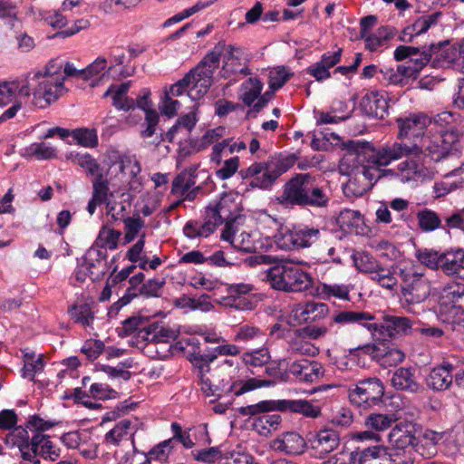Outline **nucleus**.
<instances>
[{
    "label": "nucleus",
    "instance_id": "obj_1",
    "mask_svg": "<svg viewBox=\"0 0 464 464\" xmlns=\"http://www.w3.org/2000/svg\"><path fill=\"white\" fill-rule=\"evenodd\" d=\"M462 133L455 127H451L440 133H423L419 140L412 142L393 141L392 146L383 150L389 160H401L413 156L424 162L454 161L460 158L462 152Z\"/></svg>",
    "mask_w": 464,
    "mask_h": 464
},
{
    "label": "nucleus",
    "instance_id": "obj_2",
    "mask_svg": "<svg viewBox=\"0 0 464 464\" xmlns=\"http://www.w3.org/2000/svg\"><path fill=\"white\" fill-rule=\"evenodd\" d=\"M277 199L285 207L325 209L330 206L332 192L317 177L310 173H298L285 184L283 192Z\"/></svg>",
    "mask_w": 464,
    "mask_h": 464
},
{
    "label": "nucleus",
    "instance_id": "obj_3",
    "mask_svg": "<svg viewBox=\"0 0 464 464\" xmlns=\"http://www.w3.org/2000/svg\"><path fill=\"white\" fill-rule=\"evenodd\" d=\"M374 319V315L368 312L345 310L337 313L333 317V322L341 324H362L372 332V335L385 342H391L397 335L407 334L411 329V321L408 317L382 314L379 323H365Z\"/></svg>",
    "mask_w": 464,
    "mask_h": 464
},
{
    "label": "nucleus",
    "instance_id": "obj_4",
    "mask_svg": "<svg viewBox=\"0 0 464 464\" xmlns=\"http://www.w3.org/2000/svg\"><path fill=\"white\" fill-rule=\"evenodd\" d=\"M392 143H386L374 148L368 141L348 140L343 143L347 150V156L353 157L354 169L357 174H362L369 181L381 179L380 167H386L396 160H389L385 162L383 150L391 147Z\"/></svg>",
    "mask_w": 464,
    "mask_h": 464
},
{
    "label": "nucleus",
    "instance_id": "obj_5",
    "mask_svg": "<svg viewBox=\"0 0 464 464\" xmlns=\"http://www.w3.org/2000/svg\"><path fill=\"white\" fill-rule=\"evenodd\" d=\"M271 286L285 293H301L313 286L312 276L300 266L289 260H282L266 271Z\"/></svg>",
    "mask_w": 464,
    "mask_h": 464
},
{
    "label": "nucleus",
    "instance_id": "obj_6",
    "mask_svg": "<svg viewBox=\"0 0 464 464\" xmlns=\"http://www.w3.org/2000/svg\"><path fill=\"white\" fill-rule=\"evenodd\" d=\"M217 358L216 353L201 354L200 352H194L190 355V362L198 369L201 380V390L207 396L219 398L222 392H233L234 385L228 386V377L223 376L220 370H215L210 373L209 363Z\"/></svg>",
    "mask_w": 464,
    "mask_h": 464
},
{
    "label": "nucleus",
    "instance_id": "obj_7",
    "mask_svg": "<svg viewBox=\"0 0 464 464\" xmlns=\"http://www.w3.org/2000/svg\"><path fill=\"white\" fill-rule=\"evenodd\" d=\"M292 412L307 418H317L321 408L306 400H267L238 409L241 415H256L270 411Z\"/></svg>",
    "mask_w": 464,
    "mask_h": 464
},
{
    "label": "nucleus",
    "instance_id": "obj_8",
    "mask_svg": "<svg viewBox=\"0 0 464 464\" xmlns=\"http://www.w3.org/2000/svg\"><path fill=\"white\" fill-rule=\"evenodd\" d=\"M225 43L218 42L213 50L208 53L199 63L188 74H192L190 91H196L198 94H206L213 82L214 72L218 68L220 56L224 53Z\"/></svg>",
    "mask_w": 464,
    "mask_h": 464
},
{
    "label": "nucleus",
    "instance_id": "obj_9",
    "mask_svg": "<svg viewBox=\"0 0 464 464\" xmlns=\"http://www.w3.org/2000/svg\"><path fill=\"white\" fill-rule=\"evenodd\" d=\"M384 395V385L376 377L359 381L348 389V398L353 405L368 409L378 405Z\"/></svg>",
    "mask_w": 464,
    "mask_h": 464
},
{
    "label": "nucleus",
    "instance_id": "obj_10",
    "mask_svg": "<svg viewBox=\"0 0 464 464\" xmlns=\"http://www.w3.org/2000/svg\"><path fill=\"white\" fill-rule=\"evenodd\" d=\"M400 276L401 294L409 304H420L430 295V285L421 274H417L412 269H401Z\"/></svg>",
    "mask_w": 464,
    "mask_h": 464
},
{
    "label": "nucleus",
    "instance_id": "obj_11",
    "mask_svg": "<svg viewBox=\"0 0 464 464\" xmlns=\"http://www.w3.org/2000/svg\"><path fill=\"white\" fill-rule=\"evenodd\" d=\"M286 370L296 380L302 382H314L324 374L322 363L307 359L290 362L286 359Z\"/></svg>",
    "mask_w": 464,
    "mask_h": 464
},
{
    "label": "nucleus",
    "instance_id": "obj_12",
    "mask_svg": "<svg viewBox=\"0 0 464 464\" xmlns=\"http://www.w3.org/2000/svg\"><path fill=\"white\" fill-rule=\"evenodd\" d=\"M64 78L55 79L43 78L38 82V87L34 92V104L40 108H45L55 102L63 91Z\"/></svg>",
    "mask_w": 464,
    "mask_h": 464
},
{
    "label": "nucleus",
    "instance_id": "obj_13",
    "mask_svg": "<svg viewBox=\"0 0 464 464\" xmlns=\"http://www.w3.org/2000/svg\"><path fill=\"white\" fill-rule=\"evenodd\" d=\"M431 63L433 68H444L450 65V60L441 51V44H432L428 48L423 47L420 57H411L409 63L414 69H417V73L429 63Z\"/></svg>",
    "mask_w": 464,
    "mask_h": 464
},
{
    "label": "nucleus",
    "instance_id": "obj_14",
    "mask_svg": "<svg viewBox=\"0 0 464 464\" xmlns=\"http://www.w3.org/2000/svg\"><path fill=\"white\" fill-rule=\"evenodd\" d=\"M238 174L244 180H248V186L261 189L269 188L276 182V175L268 172L264 162H255Z\"/></svg>",
    "mask_w": 464,
    "mask_h": 464
},
{
    "label": "nucleus",
    "instance_id": "obj_15",
    "mask_svg": "<svg viewBox=\"0 0 464 464\" xmlns=\"http://www.w3.org/2000/svg\"><path fill=\"white\" fill-rule=\"evenodd\" d=\"M238 174L244 180H248V186L261 189L269 188L276 182V175L268 172L264 162H255Z\"/></svg>",
    "mask_w": 464,
    "mask_h": 464
},
{
    "label": "nucleus",
    "instance_id": "obj_16",
    "mask_svg": "<svg viewBox=\"0 0 464 464\" xmlns=\"http://www.w3.org/2000/svg\"><path fill=\"white\" fill-rule=\"evenodd\" d=\"M92 184V198L90 199L87 206V211L89 214L93 215L98 205L107 204V208H109L108 214H111V216L114 218V214L112 213L114 208L109 207V197H113V192L110 190L109 180L104 178L102 173H101L94 177Z\"/></svg>",
    "mask_w": 464,
    "mask_h": 464
},
{
    "label": "nucleus",
    "instance_id": "obj_17",
    "mask_svg": "<svg viewBox=\"0 0 464 464\" xmlns=\"http://www.w3.org/2000/svg\"><path fill=\"white\" fill-rule=\"evenodd\" d=\"M340 434L332 428L318 430L310 440L312 449L323 458L334 451L340 446Z\"/></svg>",
    "mask_w": 464,
    "mask_h": 464
},
{
    "label": "nucleus",
    "instance_id": "obj_18",
    "mask_svg": "<svg viewBox=\"0 0 464 464\" xmlns=\"http://www.w3.org/2000/svg\"><path fill=\"white\" fill-rule=\"evenodd\" d=\"M392 385L398 391L410 393H418L423 391L422 385L416 377V369L414 367L397 368L391 379Z\"/></svg>",
    "mask_w": 464,
    "mask_h": 464
},
{
    "label": "nucleus",
    "instance_id": "obj_19",
    "mask_svg": "<svg viewBox=\"0 0 464 464\" xmlns=\"http://www.w3.org/2000/svg\"><path fill=\"white\" fill-rule=\"evenodd\" d=\"M399 133L396 141H407V139L412 137L413 140H419L420 136L425 133L427 118L422 115H411L407 118H400L397 121Z\"/></svg>",
    "mask_w": 464,
    "mask_h": 464
},
{
    "label": "nucleus",
    "instance_id": "obj_20",
    "mask_svg": "<svg viewBox=\"0 0 464 464\" xmlns=\"http://www.w3.org/2000/svg\"><path fill=\"white\" fill-rule=\"evenodd\" d=\"M273 450L287 455H300L306 447L304 439L295 431H287L271 441Z\"/></svg>",
    "mask_w": 464,
    "mask_h": 464
},
{
    "label": "nucleus",
    "instance_id": "obj_21",
    "mask_svg": "<svg viewBox=\"0 0 464 464\" xmlns=\"http://www.w3.org/2000/svg\"><path fill=\"white\" fill-rule=\"evenodd\" d=\"M233 218L227 203L219 201L206 208L203 230L209 236L216 228Z\"/></svg>",
    "mask_w": 464,
    "mask_h": 464
},
{
    "label": "nucleus",
    "instance_id": "obj_22",
    "mask_svg": "<svg viewBox=\"0 0 464 464\" xmlns=\"http://www.w3.org/2000/svg\"><path fill=\"white\" fill-rule=\"evenodd\" d=\"M440 270L447 276L464 279V250L458 248L441 252Z\"/></svg>",
    "mask_w": 464,
    "mask_h": 464
},
{
    "label": "nucleus",
    "instance_id": "obj_23",
    "mask_svg": "<svg viewBox=\"0 0 464 464\" xmlns=\"http://www.w3.org/2000/svg\"><path fill=\"white\" fill-rule=\"evenodd\" d=\"M454 367L450 363L441 364L430 370L426 378L427 386L435 392L450 389L452 384Z\"/></svg>",
    "mask_w": 464,
    "mask_h": 464
},
{
    "label": "nucleus",
    "instance_id": "obj_24",
    "mask_svg": "<svg viewBox=\"0 0 464 464\" xmlns=\"http://www.w3.org/2000/svg\"><path fill=\"white\" fill-rule=\"evenodd\" d=\"M360 107L364 114L383 119L387 114L389 105L383 94L379 92H371L362 98Z\"/></svg>",
    "mask_w": 464,
    "mask_h": 464
},
{
    "label": "nucleus",
    "instance_id": "obj_25",
    "mask_svg": "<svg viewBox=\"0 0 464 464\" xmlns=\"http://www.w3.org/2000/svg\"><path fill=\"white\" fill-rule=\"evenodd\" d=\"M179 333L170 327L164 326L159 323H153L140 330L139 337L143 341L152 343H169L174 341Z\"/></svg>",
    "mask_w": 464,
    "mask_h": 464
},
{
    "label": "nucleus",
    "instance_id": "obj_26",
    "mask_svg": "<svg viewBox=\"0 0 464 464\" xmlns=\"http://www.w3.org/2000/svg\"><path fill=\"white\" fill-rule=\"evenodd\" d=\"M5 443L11 448L17 447L24 460H31L34 458V454L29 450V434L26 427L13 428V430L5 436Z\"/></svg>",
    "mask_w": 464,
    "mask_h": 464
},
{
    "label": "nucleus",
    "instance_id": "obj_27",
    "mask_svg": "<svg viewBox=\"0 0 464 464\" xmlns=\"http://www.w3.org/2000/svg\"><path fill=\"white\" fill-rule=\"evenodd\" d=\"M336 221L344 231L357 235L365 233L364 219L359 211L344 209L340 212Z\"/></svg>",
    "mask_w": 464,
    "mask_h": 464
},
{
    "label": "nucleus",
    "instance_id": "obj_28",
    "mask_svg": "<svg viewBox=\"0 0 464 464\" xmlns=\"http://www.w3.org/2000/svg\"><path fill=\"white\" fill-rule=\"evenodd\" d=\"M353 459L359 464H387L388 449L380 445L368 447L356 451Z\"/></svg>",
    "mask_w": 464,
    "mask_h": 464
},
{
    "label": "nucleus",
    "instance_id": "obj_29",
    "mask_svg": "<svg viewBox=\"0 0 464 464\" xmlns=\"http://www.w3.org/2000/svg\"><path fill=\"white\" fill-rule=\"evenodd\" d=\"M321 232L319 228L305 226L291 232L289 241L296 248L309 247L319 239Z\"/></svg>",
    "mask_w": 464,
    "mask_h": 464
},
{
    "label": "nucleus",
    "instance_id": "obj_30",
    "mask_svg": "<svg viewBox=\"0 0 464 464\" xmlns=\"http://www.w3.org/2000/svg\"><path fill=\"white\" fill-rule=\"evenodd\" d=\"M327 314L328 306L324 303L308 302L304 305L299 304L295 310V316L304 323L315 322Z\"/></svg>",
    "mask_w": 464,
    "mask_h": 464
},
{
    "label": "nucleus",
    "instance_id": "obj_31",
    "mask_svg": "<svg viewBox=\"0 0 464 464\" xmlns=\"http://www.w3.org/2000/svg\"><path fill=\"white\" fill-rule=\"evenodd\" d=\"M395 275L396 270L393 266H384L380 263L370 276V278L382 288L392 291L396 289L398 285Z\"/></svg>",
    "mask_w": 464,
    "mask_h": 464
},
{
    "label": "nucleus",
    "instance_id": "obj_32",
    "mask_svg": "<svg viewBox=\"0 0 464 464\" xmlns=\"http://www.w3.org/2000/svg\"><path fill=\"white\" fill-rule=\"evenodd\" d=\"M135 431L136 428L132 425L131 420L125 419L118 422L113 429L107 432L105 441L106 443L118 445L124 438H126V441H129L128 436H130V440H134Z\"/></svg>",
    "mask_w": 464,
    "mask_h": 464
},
{
    "label": "nucleus",
    "instance_id": "obj_33",
    "mask_svg": "<svg viewBox=\"0 0 464 464\" xmlns=\"http://www.w3.org/2000/svg\"><path fill=\"white\" fill-rule=\"evenodd\" d=\"M270 358L271 356L269 351L266 348L247 352L245 353L242 356V360L244 363L249 368L250 373L253 375H257L258 377H262L263 375L258 373L256 369L266 366L270 361Z\"/></svg>",
    "mask_w": 464,
    "mask_h": 464
},
{
    "label": "nucleus",
    "instance_id": "obj_34",
    "mask_svg": "<svg viewBox=\"0 0 464 464\" xmlns=\"http://www.w3.org/2000/svg\"><path fill=\"white\" fill-rule=\"evenodd\" d=\"M389 441L393 446L392 449L409 450L413 449L416 437L411 430L396 425L389 433Z\"/></svg>",
    "mask_w": 464,
    "mask_h": 464
},
{
    "label": "nucleus",
    "instance_id": "obj_35",
    "mask_svg": "<svg viewBox=\"0 0 464 464\" xmlns=\"http://www.w3.org/2000/svg\"><path fill=\"white\" fill-rule=\"evenodd\" d=\"M266 412L259 413L253 420V427L259 434L268 435L272 430H276L282 421L279 414H265ZM256 414L255 416H256Z\"/></svg>",
    "mask_w": 464,
    "mask_h": 464
},
{
    "label": "nucleus",
    "instance_id": "obj_36",
    "mask_svg": "<svg viewBox=\"0 0 464 464\" xmlns=\"http://www.w3.org/2000/svg\"><path fill=\"white\" fill-rule=\"evenodd\" d=\"M439 314L444 316L443 322L459 324L464 315V308L451 300H442L439 304Z\"/></svg>",
    "mask_w": 464,
    "mask_h": 464
},
{
    "label": "nucleus",
    "instance_id": "obj_37",
    "mask_svg": "<svg viewBox=\"0 0 464 464\" xmlns=\"http://www.w3.org/2000/svg\"><path fill=\"white\" fill-rule=\"evenodd\" d=\"M382 349L383 352L379 353L378 362L384 367L396 366L405 359V353L391 344L390 342H385V344H382Z\"/></svg>",
    "mask_w": 464,
    "mask_h": 464
},
{
    "label": "nucleus",
    "instance_id": "obj_38",
    "mask_svg": "<svg viewBox=\"0 0 464 464\" xmlns=\"http://www.w3.org/2000/svg\"><path fill=\"white\" fill-rule=\"evenodd\" d=\"M417 220L420 228L424 232H430L443 227L439 214L429 208L420 210L417 213Z\"/></svg>",
    "mask_w": 464,
    "mask_h": 464
},
{
    "label": "nucleus",
    "instance_id": "obj_39",
    "mask_svg": "<svg viewBox=\"0 0 464 464\" xmlns=\"http://www.w3.org/2000/svg\"><path fill=\"white\" fill-rule=\"evenodd\" d=\"M121 236V233L120 231L103 226L99 231L98 237L94 242V246L114 250L118 247Z\"/></svg>",
    "mask_w": 464,
    "mask_h": 464
},
{
    "label": "nucleus",
    "instance_id": "obj_40",
    "mask_svg": "<svg viewBox=\"0 0 464 464\" xmlns=\"http://www.w3.org/2000/svg\"><path fill=\"white\" fill-rule=\"evenodd\" d=\"M253 290V285L248 284H235L227 288L228 295L227 297V304L237 308L244 309L249 303H242L241 296L250 293Z\"/></svg>",
    "mask_w": 464,
    "mask_h": 464
},
{
    "label": "nucleus",
    "instance_id": "obj_41",
    "mask_svg": "<svg viewBox=\"0 0 464 464\" xmlns=\"http://www.w3.org/2000/svg\"><path fill=\"white\" fill-rule=\"evenodd\" d=\"M131 449L126 452L117 450L115 456L119 464H149V459L145 453L138 450L135 447L134 440L130 441Z\"/></svg>",
    "mask_w": 464,
    "mask_h": 464
},
{
    "label": "nucleus",
    "instance_id": "obj_42",
    "mask_svg": "<svg viewBox=\"0 0 464 464\" xmlns=\"http://www.w3.org/2000/svg\"><path fill=\"white\" fill-rule=\"evenodd\" d=\"M224 129L218 128L213 130H208L201 138L200 141L190 140L189 143L191 145V150L185 151V149L181 150V152H184V155H189L193 152L200 151L206 149L212 142L218 140L221 136Z\"/></svg>",
    "mask_w": 464,
    "mask_h": 464
},
{
    "label": "nucleus",
    "instance_id": "obj_43",
    "mask_svg": "<svg viewBox=\"0 0 464 464\" xmlns=\"http://www.w3.org/2000/svg\"><path fill=\"white\" fill-rule=\"evenodd\" d=\"M395 420L393 413H371L365 418L364 424L368 429L380 431L390 428Z\"/></svg>",
    "mask_w": 464,
    "mask_h": 464
},
{
    "label": "nucleus",
    "instance_id": "obj_44",
    "mask_svg": "<svg viewBox=\"0 0 464 464\" xmlns=\"http://www.w3.org/2000/svg\"><path fill=\"white\" fill-rule=\"evenodd\" d=\"M173 448V439H169L159 443L145 454L149 459V464H150L152 460L160 461L162 464L166 463Z\"/></svg>",
    "mask_w": 464,
    "mask_h": 464
},
{
    "label": "nucleus",
    "instance_id": "obj_45",
    "mask_svg": "<svg viewBox=\"0 0 464 464\" xmlns=\"http://www.w3.org/2000/svg\"><path fill=\"white\" fill-rule=\"evenodd\" d=\"M243 87L245 92L241 95V100L245 105L249 107L260 96L263 83L257 78H249Z\"/></svg>",
    "mask_w": 464,
    "mask_h": 464
},
{
    "label": "nucleus",
    "instance_id": "obj_46",
    "mask_svg": "<svg viewBox=\"0 0 464 464\" xmlns=\"http://www.w3.org/2000/svg\"><path fill=\"white\" fill-rule=\"evenodd\" d=\"M268 172L271 175H276V180L283 173L286 172L295 163L294 157H286L284 159L270 158L266 162H264Z\"/></svg>",
    "mask_w": 464,
    "mask_h": 464
},
{
    "label": "nucleus",
    "instance_id": "obj_47",
    "mask_svg": "<svg viewBox=\"0 0 464 464\" xmlns=\"http://www.w3.org/2000/svg\"><path fill=\"white\" fill-rule=\"evenodd\" d=\"M353 260L359 271L370 276L380 264V262L366 252H356L353 255Z\"/></svg>",
    "mask_w": 464,
    "mask_h": 464
},
{
    "label": "nucleus",
    "instance_id": "obj_48",
    "mask_svg": "<svg viewBox=\"0 0 464 464\" xmlns=\"http://www.w3.org/2000/svg\"><path fill=\"white\" fill-rule=\"evenodd\" d=\"M441 252L432 249H419L416 251L418 261L432 270H440Z\"/></svg>",
    "mask_w": 464,
    "mask_h": 464
},
{
    "label": "nucleus",
    "instance_id": "obj_49",
    "mask_svg": "<svg viewBox=\"0 0 464 464\" xmlns=\"http://www.w3.org/2000/svg\"><path fill=\"white\" fill-rule=\"evenodd\" d=\"M293 73L286 71L285 66H277L269 72L268 85L275 92L284 86Z\"/></svg>",
    "mask_w": 464,
    "mask_h": 464
},
{
    "label": "nucleus",
    "instance_id": "obj_50",
    "mask_svg": "<svg viewBox=\"0 0 464 464\" xmlns=\"http://www.w3.org/2000/svg\"><path fill=\"white\" fill-rule=\"evenodd\" d=\"M68 313L76 323H81L83 325H90L93 319V314L90 304H83L81 305L73 304L68 309Z\"/></svg>",
    "mask_w": 464,
    "mask_h": 464
},
{
    "label": "nucleus",
    "instance_id": "obj_51",
    "mask_svg": "<svg viewBox=\"0 0 464 464\" xmlns=\"http://www.w3.org/2000/svg\"><path fill=\"white\" fill-rule=\"evenodd\" d=\"M73 139L78 144L93 148L98 144V137L95 130H90L85 128L76 129L72 131Z\"/></svg>",
    "mask_w": 464,
    "mask_h": 464
},
{
    "label": "nucleus",
    "instance_id": "obj_52",
    "mask_svg": "<svg viewBox=\"0 0 464 464\" xmlns=\"http://www.w3.org/2000/svg\"><path fill=\"white\" fill-rule=\"evenodd\" d=\"M80 167L85 169L88 174L95 177L102 173L100 164L88 153L79 154L73 156L72 160Z\"/></svg>",
    "mask_w": 464,
    "mask_h": 464
},
{
    "label": "nucleus",
    "instance_id": "obj_53",
    "mask_svg": "<svg viewBox=\"0 0 464 464\" xmlns=\"http://www.w3.org/2000/svg\"><path fill=\"white\" fill-rule=\"evenodd\" d=\"M413 449L398 450L388 449V463L387 464H414Z\"/></svg>",
    "mask_w": 464,
    "mask_h": 464
},
{
    "label": "nucleus",
    "instance_id": "obj_54",
    "mask_svg": "<svg viewBox=\"0 0 464 464\" xmlns=\"http://www.w3.org/2000/svg\"><path fill=\"white\" fill-rule=\"evenodd\" d=\"M145 321L142 317L132 316L122 322L121 327L117 329V332L120 336L125 337L131 335L136 331L138 334H140V330L143 329Z\"/></svg>",
    "mask_w": 464,
    "mask_h": 464
},
{
    "label": "nucleus",
    "instance_id": "obj_55",
    "mask_svg": "<svg viewBox=\"0 0 464 464\" xmlns=\"http://www.w3.org/2000/svg\"><path fill=\"white\" fill-rule=\"evenodd\" d=\"M193 458L207 464L214 463L222 459V452L218 447H211L200 450H193L191 452Z\"/></svg>",
    "mask_w": 464,
    "mask_h": 464
},
{
    "label": "nucleus",
    "instance_id": "obj_56",
    "mask_svg": "<svg viewBox=\"0 0 464 464\" xmlns=\"http://www.w3.org/2000/svg\"><path fill=\"white\" fill-rule=\"evenodd\" d=\"M165 284V279H150L140 285L139 293L146 297H160V290Z\"/></svg>",
    "mask_w": 464,
    "mask_h": 464
},
{
    "label": "nucleus",
    "instance_id": "obj_57",
    "mask_svg": "<svg viewBox=\"0 0 464 464\" xmlns=\"http://www.w3.org/2000/svg\"><path fill=\"white\" fill-rule=\"evenodd\" d=\"M276 383L275 381L259 378H251L241 383L240 387L234 392L236 396H240L245 392L253 391L260 387H269Z\"/></svg>",
    "mask_w": 464,
    "mask_h": 464
},
{
    "label": "nucleus",
    "instance_id": "obj_58",
    "mask_svg": "<svg viewBox=\"0 0 464 464\" xmlns=\"http://www.w3.org/2000/svg\"><path fill=\"white\" fill-rule=\"evenodd\" d=\"M125 224V243H130L134 240L137 234L140 232L141 227L144 226V222L140 218H127L124 219Z\"/></svg>",
    "mask_w": 464,
    "mask_h": 464
},
{
    "label": "nucleus",
    "instance_id": "obj_59",
    "mask_svg": "<svg viewBox=\"0 0 464 464\" xmlns=\"http://www.w3.org/2000/svg\"><path fill=\"white\" fill-rule=\"evenodd\" d=\"M460 229L464 232V208L454 211L452 214L444 218L441 229L450 231V229Z\"/></svg>",
    "mask_w": 464,
    "mask_h": 464
},
{
    "label": "nucleus",
    "instance_id": "obj_60",
    "mask_svg": "<svg viewBox=\"0 0 464 464\" xmlns=\"http://www.w3.org/2000/svg\"><path fill=\"white\" fill-rule=\"evenodd\" d=\"M160 121L159 113L153 111H147L145 113V124L146 128L141 130L140 135L143 138H150L156 133L157 126Z\"/></svg>",
    "mask_w": 464,
    "mask_h": 464
},
{
    "label": "nucleus",
    "instance_id": "obj_61",
    "mask_svg": "<svg viewBox=\"0 0 464 464\" xmlns=\"http://www.w3.org/2000/svg\"><path fill=\"white\" fill-rule=\"evenodd\" d=\"M104 347L103 342L100 340H88L83 344L82 353H83L89 360L93 361L99 357Z\"/></svg>",
    "mask_w": 464,
    "mask_h": 464
},
{
    "label": "nucleus",
    "instance_id": "obj_62",
    "mask_svg": "<svg viewBox=\"0 0 464 464\" xmlns=\"http://www.w3.org/2000/svg\"><path fill=\"white\" fill-rule=\"evenodd\" d=\"M131 364L130 362H121L117 366L112 367L110 365H102V370L109 374L111 377H119L123 379L124 381H128L131 373L129 371H126L125 368H130Z\"/></svg>",
    "mask_w": 464,
    "mask_h": 464
},
{
    "label": "nucleus",
    "instance_id": "obj_63",
    "mask_svg": "<svg viewBox=\"0 0 464 464\" xmlns=\"http://www.w3.org/2000/svg\"><path fill=\"white\" fill-rule=\"evenodd\" d=\"M353 422V414L348 408H340L332 419V423L340 427H349Z\"/></svg>",
    "mask_w": 464,
    "mask_h": 464
},
{
    "label": "nucleus",
    "instance_id": "obj_64",
    "mask_svg": "<svg viewBox=\"0 0 464 464\" xmlns=\"http://www.w3.org/2000/svg\"><path fill=\"white\" fill-rule=\"evenodd\" d=\"M238 166V157L231 158L224 162V166L217 171V176L221 179H227L236 173Z\"/></svg>",
    "mask_w": 464,
    "mask_h": 464
}]
</instances>
